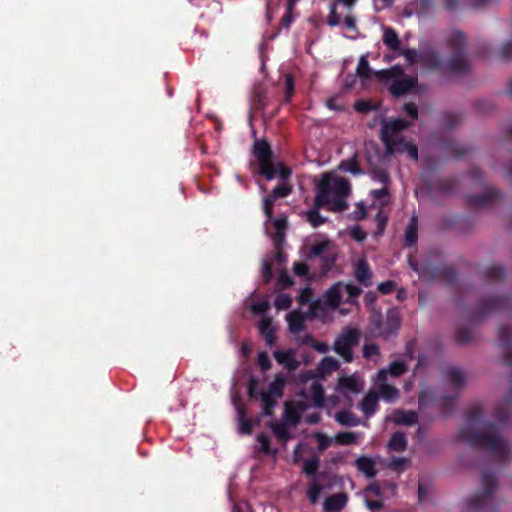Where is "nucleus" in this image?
I'll use <instances>...</instances> for the list:
<instances>
[{
    "label": "nucleus",
    "mask_w": 512,
    "mask_h": 512,
    "mask_svg": "<svg viewBox=\"0 0 512 512\" xmlns=\"http://www.w3.org/2000/svg\"><path fill=\"white\" fill-rule=\"evenodd\" d=\"M483 412L480 407L469 411L465 425L459 431L461 440L472 446H482L495 459L508 460L511 448L507 439L501 434L499 425L482 420Z\"/></svg>",
    "instance_id": "nucleus-1"
},
{
    "label": "nucleus",
    "mask_w": 512,
    "mask_h": 512,
    "mask_svg": "<svg viewBox=\"0 0 512 512\" xmlns=\"http://www.w3.org/2000/svg\"><path fill=\"white\" fill-rule=\"evenodd\" d=\"M351 192L350 183L343 177H331L325 173L317 184L315 204L327 206L333 212H341L348 207L346 198Z\"/></svg>",
    "instance_id": "nucleus-2"
},
{
    "label": "nucleus",
    "mask_w": 512,
    "mask_h": 512,
    "mask_svg": "<svg viewBox=\"0 0 512 512\" xmlns=\"http://www.w3.org/2000/svg\"><path fill=\"white\" fill-rule=\"evenodd\" d=\"M465 43L466 38L463 32L456 30L451 33L448 38V46L452 51V55L446 63L448 71L455 74H464L470 70V65L464 52Z\"/></svg>",
    "instance_id": "nucleus-3"
},
{
    "label": "nucleus",
    "mask_w": 512,
    "mask_h": 512,
    "mask_svg": "<svg viewBox=\"0 0 512 512\" xmlns=\"http://www.w3.org/2000/svg\"><path fill=\"white\" fill-rule=\"evenodd\" d=\"M394 75L400 77L393 79L389 86V91L396 97L408 93L417 84V78L403 76V71L397 67H394L390 70H380L375 72V76L380 80H389L393 78Z\"/></svg>",
    "instance_id": "nucleus-4"
},
{
    "label": "nucleus",
    "mask_w": 512,
    "mask_h": 512,
    "mask_svg": "<svg viewBox=\"0 0 512 512\" xmlns=\"http://www.w3.org/2000/svg\"><path fill=\"white\" fill-rule=\"evenodd\" d=\"M361 293L360 288L354 284L337 282L326 292V302L330 307H337L341 303H351Z\"/></svg>",
    "instance_id": "nucleus-5"
},
{
    "label": "nucleus",
    "mask_w": 512,
    "mask_h": 512,
    "mask_svg": "<svg viewBox=\"0 0 512 512\" xmlns=\"http://www.w3.org/2000/svg\"><path fill=\"white\" fill-rule=\"evenodd\" d=\"M360 332L356 328L347 327L344 331L336 338L333 349L340 355L346 362L353 360L352 349L359 343Z\"/></svg>",
    "instance_id": "nucleus-6"
},
{
    "label": "nucleus",
    "mask_w": 512,
    "mask_h": 512,
    "mask_svg": "<svg viewBox=\"0 0 512 512\" xmlns=\"http://www.w3.org/2000/svg\"><path fill=\"white\" fill-rule=\"evenodd\" d=\"M484 491L481 494L475 495L473 498L468 500L469 512H476L478 510H484L487 508L491 494L494 487L496 486L495 475L491 472H484L481 478Z\"/></svg>",
    "instance_id": "nucleus-7"
},
{
    "label": "nucleus",
    "mask_w": 512,
    "mask_h": 512,
    "mask_svg": "<svg viewBox=\"0 0 512 512\" xmlns=\"http://www.w3.org/2000/svg\"><path fill=\"white\" fill-rule=\"evenodd\" d=\"M373 391H375L379 399L381 398L387 403H394L400 397L399 389L391 384L389 379H385L384 372H377Z\"/></svg>",
    "instance_id": "nucleus-8"
},
{
    "label": "nucleus",
    "mask_w": 512,
    "mask_h": 512,
    "mask_svg": "<svg viewBox=\"0 0 512 512\" xmlns=\"http://www.w3.org/2000/svg\"><path fill=\"white\" fill-rule=\"evenodd\" d=\"M381 140L384 142L388 153H403L407 141H405L402 130H380Z\"/></svg>",
    "instance_id": "nucleus-9"
},
{
    "label": "nucleus",
    "mask_w": 512,
    "mask_h": 512,
    "mask_svg": "<svg viewBox=\"0 0 512 512\" xmlns=\"http://www.w3.org/2000/svg\"><path fill=\"white\" fill-rule=\"evenodd\" d=\"M363 387L364 381L356 374L343 376L338 379L337 389L346 397L350 394H358L362 391Z\"/></svg>",
    "instance_id": "nucleus-10"
},
{
    "label": "nucleus",
    "mask_w": 512,
    "mask_h": 512,
    "mask_svg": "<svg viewBox=\"0 0 512 512\" xmlns=\"http://www.w3.org/2000/svg\"><path fill=\"white\" fill-rule=\"evenodd\" d=\"M271 96L266 87L258 84L254 87L251 98V109L254 111H265L270 105Z\"/></svg>",
    "instance_id": "nucleus-11"
},
{
    "label": "nucleus",
    "mask_w": 512,
    "mask_h": 512,
    "mask_svg": "<svg viewBox=\"0 0 512 512\" xmlns=\"http://www.w3.org/2000/svg\"><path fill=\"white\" fill-rule=\"evenodd\" d=\"M420 63L429 69L444 70V62L439 53L433 49L420 51Z\"/></svg>",
    "instance_id": "nucleus-12"
},
{
    "label": "nucleus",
    "mask_w": 512,
    "mask_h": 512,
    "mask_svg": "<svg viewBox=\"0 0 512 512\" xmlns=\"http://www.w3.org/2000/svg\"><path fill=\"white\" fill-rule=\"evenodd\" d=\"M354 276L361 285L365 287L372 285L373 274L365 259H360L356 262Z\"/></svg>",
    "instance_id": "nucleus-13"
},
{
    "label": "nucleus",
    "mask_w": 512,
    "mask_h": 512,
    "mask_svg": "<svg viewBox=\"0 0 512 512\" xmlns=\"http://www.w3.org/2000/svg\"><path fill=\"white\" fill-rule=\"evenodd\" d=\"M304 409L305 406L301 402H298L296 405L286 403L281 422L289 425L290 427H296L300 422V412Z\"/></svg>",
    "instance_id": "nucleus-14"
},
{
    "label": "nucleus",
    "mask_w": 512,
    "mask_h": 512,
    "mask_svg": "<svg viewBox=\"0 0 512 512\" xmlns=\"http://www.w3.org/2000/svg\"><path fill=\"white\" fill-rule=\"evenodd\" d=\"M512 333L509 328H502L499 332L500 346L503 354V363L506 365L512 364Z\"/></svg>",
    "instance_id": "nucleus-15"
},
{
    "label": "nucleus",
    "mask_w": 512,
    "mask_h": 512,
    "mask_svg": "<svg viewBox=\"0 0 512 512\" xmlns=\"http://www.w3.org/2000/svg\"><path fill=\"white\" fill-rule=\"evenodd\" d=\"M252 153L257 158L259 164H265L272 160L270 145L264 139H255L252 147Z\"/></svg>",
    "instance_id": "nucleus-16"
},
{
    "label": "nucleus",
    "mask_w": 512,
    "mask_h": 512,
    "mask_svg": "<svg viewBox=\"0 0 512 512\" xmlns=\"http://www.w3.org/2000/svg\"><path fill=\"white\" fill-rule=\"evenodd\" d=\"M348 495L344 492L328 497L323 503L325 512H340L347 505Z\"/></svg>",
    "instance_id": "nucleus-17"
},
{
    "label": "nucleus",
    "mask_w": 512,
    "mask_h": 512,
    "mask_svg": "<svg viewBox=\"0 0 512 512\" xmlns=\"http://www.w3.org/2000/svg\"><path fill=\"white\" fill-rule=\"evenodd\" d=\"M379 398L375 391L370 390L359 404L360 410L366 418L373 416L379 407Z\"/></svg>",
    "instance_id": "nucleus-18"
},
{
    "label": "nucleus",
    "mask_w": 512,
    "mask_h": 512,
    "mask_svg": "<svg viewBox=\"0 0 512 512\" xmlns=\"http://www.w3.org/2000/svg\"><path fill=\"white\" fill-rule=\"evenodd\" d=\"M275 360L283 365L285 368H287L289 371L296 370L300 362L295 358V354L292 350L288 351H275L273 353Z\"/></svg>",
    "instance_id": "nucleus-19"
},
{
    "label": "nucleus",
    "mask_w": 512,
    "mask_h": 512,
    "mask_svg": "<svg viewBox=\"0 0 512 512\" xmlns=\"http://www.w3.org/2000/svg\"><path fill=\"white\" fill-rule=\"evenodd\" d=\"M512 404V384L510 385L509 392L503 397V399L495 407L494 415L497 419L498 424H502L508 418V410Z\"/></svg>",
    "instance_id": "nucleus-20"
},
{
    "label": "nucleus",
    "mask_w": 512,
    "mask_h": 512,
    "mask_svg": "<svg viewBox=\"0 0 512 512\" xmlns=\"http://www.w3.org/2000/svg\"><path fill=\"white\" fill-rule=\"evenodd\" d=\"M390 418L397 425H414L418 421V414L414 411L396 409Z\"/></svg>",
    "instance_id": "nucleus-21"
},
{
    "label": "nucleus",
    "mask_w": 512,
    "mask_h": 512,
    "mask_svg": "<svg viewBox=\"0 0 512 512\" xmlns=\"http://www.w3.org/2000/svg\"><path fill=\"white\" fill-rule=\"evenodd\" d=\"M505 300L502 298L485 299L481 302L477 312V319L486 317L490 312L500 309L504 306Z\"/></svg>",
    "instance_id": "nucleus-22"
},
{
    "label": "nucleus",
    "mask_w": 512,
    "mask_h": 512,
    "mask_svg": "<svg viewBox=\"0 0 512 512\" xmlns=\"http://www.w3.org/2000/svg\"><path fill=\"white\" fill-rule=\"evenodd\" d=\"M399 327V321L395 314H389L384 322L378 323V334L384 338L389 337Z\"/></svg>",
    "instance_id": "nucleus-23"
},
{
    "label": "nucleus",
    "mask_w": 512,
    "mask_h": 512,
    "mask_svg": "<svg viewBox=\"0 0 512 512\" xmlns=\"http://www.w3.org/2000/svg\"><path fill=\"white\" fill-rule=\"evenodd\" d=\"M446 379L448 384L453 390H458L465 385L466 376L465 373L456 367L450 368L446 372Z\"/></svg>",
    "instance_id": "nucleus-24"
},
{
    "label": "nucleus",
    "mask_w": 512,
    "mask_h": 512,
    "mask_svg": "<svg viewBox=\"0 0 512 512\" xmlns=\"http://www.w3.org/2000/svg\"><path fill=\"white\" fill-rule=\"evenodd\" d=\"M259 332L264 337L268 346H273L276 342L274 328L270 318H263L258 324Z\"/></svg>",
    "instance_id": "nucleus-25"
},
{
    "label": "nucleus",
    "mask_w": 512,
    "mask_h": 512,
    "mask_svg": "<svg viewBox=\"0 0 512 512\" xmlns=\"http://www.w3.org/2000/svg\"><path fill=\"white\" fill-rule=\"evenodd\" d=\"M408 370L407 363L404 360H395L391 362L388 367L379 370L378 372L385 373V379L390 377H399L406 373Z\"/></svg>",
    "instance_id": "nucleus-26"
},
{
    "label": "nucleus",
    "mask_w": 512,
    "mask_h": 512,
    "mask_svg": "<svg viewBox=\"0 0 512 512\" xmlns=\"http://www.w3.org/2000/svg\"><path fill=\"white\" fill-rule=\"evenodd\" d=\"M355 465H356L357 469L368 478H372L376 475L375 462L370 457H367V456L359 457L356 460Z\"/></svg>",
    "instance_id": "nucleus-27"
},
{
    "label": "nucleus",
    "mask_w": 512,
    "mask_h": 512,
    "mask_svg": "<svg viewBox=\"0 0 512 512\" xmlns=\"http://www.w3.org/2000/svg\"><path fill=\"white\" fill-rule=\"evenodd\" d=\"M334 418L340 425L346 427H355L361 423L360 419L348 410H341L337 412Z\"/></svg>",
    "instance_id": "nucleus-28"
},
{
    "label": "nucleus",
    "mask_w": 512,
    "mask_h": 512,
    "mask_svg": "<svg viewBox=\"0 0 512 512\" xmlns=\"http://www.w3.org/2000/svg\"><path fill=\"white\" fill-rule=\"evenodd\" d=\"M383 43L392 51H398L400 49V39L396 31L387 27L383 34Z\"/></svg>",
    "instance_id": "nucleus-29"
},
{
    "label": "nucleus",
    "mask_w": 512,
    "mask_h": 512,
    "mask_svg": "<svg viewBox=\"0 0 512 512\" xmlns=\"http://www.w3.org/2000/svg\"><path fill=\"white\" fill-rule=\"evenodd\" d=\"M496 194H497V192L495 190L489 189L483 195L470 196L469 203L473 207H484V206L488 205L494 199Z\"/></svg>",
    "instance_id": "nucleus-30"
},
{
    "label": "nucleus",
    "mask_w": 512,
    "mask_h": 512,
    "mask_svg": "<svg viewBox=\"0 0 512 512\" xmlns=\"http://www.w3.org/2000/svg\"><path fill=\"white\" fill-rule=\"evenodd\" d=\"M286 320L288 322L290 332L295 334L304 329V319L300 313L295 311L290 312L287 314Z\"/></svg>",
    "instance_id": "nucleus-31"
},
{
    "label": "nucleus",
    "mask_w": 512,
    "mask_h": 512,
    "mask_svg": "<svg viewBox=\"0 0 512 512\" xmlns=\"http://www.w3.org/2000/svg\"><path fill=\"white\" fill-rule=\"evenodd\" d=\"M338 169L343 172H348V173H351L356 176L363 174V171L359 168V164H358L356 155H354L353 157H351L349 159H345V160L341 161V163L338 166Z\"/></svg>",
    "instance_id": "nucleus-32"
},
{
    "label": "nucleus",
    "mask_w": 512,
    "mask_h": 512,
    "mask_svg": "<svg viewBox=\"0 0 512 512\" xmlns=\"http://www.w3.org/2000/svg\"><path fill=\"white\" fill-rule=\"evenodd\" d=\"M388 447L392 451H404L407 447L405 434L402 432H395L388 443Z\"/></svg>",
    "instance_id": "nucleus-33"
},
{
    "label": "nucleus",
    "mask_w": 512,
    "mask_h": 512,
    "mask_svg": "<svg viewBox=\"0 0 512 512\" xmlns=\"http://www.w3.org/2000/svg\"><path fill=\"white\" fill-rule=\"evenodd\" d=\"M288 427H289V425H287L283 422H275V423L271 424V429H272L273 434L279 440H282V441H287L292 437L291 433L288 431Z\"/></svg>",
    "instance_id": "nucleus-34"
},
{
    "label": "nucleus",
    "mask_w": 512,
    "mask_h": 512,
    "mask_svg": "<svg viewBox=\"0 0 512 512\" xmlns=\"http://www.w3.org/2000/svg\"><path fill=\"white\" fill-rule=\"evenodd\" d=\"M417 219L415 216L411 218L410 224L405 230V244L412 246L417 242Z\"/></svg>",
    "instance_id": "nucleus-35"
},
{
    "label": "nucleus",
    "mask_w": 512,
    "mask_h": 512,
    "mask_svg": "<svg viewBox=\"0 0 512 512\" xmlns=\"http://www.w3.org/2000/svg\"><path fill=\"white\" fill-rule=\"evenodd\" d=\"M357 75L362 80L370 79L373 75V71L370 68L369 62L365 56H361L357 66Z\"/></svg>",
    "instance_id": "nucleus-36"
},
{
    "label": "nucleus",
    "mask_w": 512,
    "mask_h": 512,
    "mask_svg": "<svg viewBox=\"0 0 512 512\" xmlns=\"http://www.w3.org/2000/svg\"><path fill=\"white\" fill-rule=\"evenodd\" d=\"M320 464V459L318 456H313L310 459H307L303 462V473H305L307 476L315 478V475L318 471Z\"/></svg>",
    "instance_id": "nucleus-37"
},
{
    "label": "nucleus",
    "mask_w": 512,
    "mask_h": 512,
    "mask_svg": "<svg viewBox=\"0 0 512 512\" xmlns=\"http://www.w3.org/2000/svg\"><path fill=\"white\" fill-rule=\"evenodd\" d=\"M295 91V80L291 74L284 77V103H289Z\"/></svg>",
    "instance_id": "nucleus-38"
},
{
    "label": "nucleus",
    "mask_w": 512,
    "mask_h": 512,
    "mask_svg": "<svg viewBox=\"0 0 512 512\" xmlns=\"http://www.w3.org/2000/svg\"><path fill=\"white\" fill-rule=\"evenodd\" d=\"M473 109L480 115L488 114L494 110V104L487 99H478L473 102Z\"/></svg>",
    "instance_id": "nucleus-39"
},
{
    "label": "nucleus",
    "mask_w": 512,
    "mask_h": 512,
    "mask_svg": "<svg viewBox=\"0 0 512 512\" xmlns=\"http://www.w3.org/2000/svg\"><path fill=\"white\" fill-rule=\"evenodd\" d=\"M285 384V377L283 375H276L275 379L270 383L268 387V394L276 397H280Z\"/></svg>",
    "instance_id": "nucleus-40"
},
{
    "label": "nucleus",
    "mask_w": 512,
    "mask_h": 512,
    "mask_svg": "<svg viewBox=\"0 0 512 512\" xmlns=\"http://www.w3.org/2000/svg\"><path fill=\"white\" fill-rule=\"evenodd\" d=\"M320 207H318L316 204H315V207L313 209H310L309 211H307L305 213L306 215V218H307V221L313 226V227H318L320 226L321 224H323L325 221H326V218L322 217L319 213V209Z\"/></svg>",
    "instance_id": "nucleus-41"
},
{
    "label": "nucleus",
    "mask_w": 512,
    "mask_h": 512,
    "mask_svg": "<svg viewBox=\"0 0 512 512\" xmlns=\"http://www.w3.org/2000/svg\"><path fill=\"white\" fill-rule=\"evenodd\" d=\"M310 389L314 404L316 406H321L324 401V391L321 384L318 381L313 380Z\"/></svg>",
    "instance_id": "nucleus-42"
},
{
    "label": "nucleus",
    "mask_w": 512,
    "mask_h": 512,
    "mask_svg": "<svg viewBox=\"0 0 512 512\" xmlns=\"http://www.w3.org/2000/svg\"><path fill=\"white\" fill-rule=\"evenodd\" d=\"M360 437V433L341 432L336 435L335 439L341 445H350L352 443H355Z\"/></svg>",
    "instance_id": "nucleus-43"
},
{
    "label": "nucleus",
    "mask_w": 512,
    "mask_h": 512,
    "mask_svg": "<svg viewBox=\"0 0 512 512\" xmlns=\"http://www.w3.org/2000/svg\"><path fill=\"white\" fill-rule=\"evenodd\" d=\"M322 490L323 486L313 479L307 491V497L312 504H316L318 502Z\"/></svg>",
    "instance_id": "nucleus-44"
},
{
    "label": "nucleus",
    "mask_w": 512,
    "mask_h": 512,
    "mask_svg": "<svg viewBox=\"0 0 512 512\" xmlns=\"http://www.w3.org/2000/svg\"><path fill=\"white\" fill-rule=\"evenodd\" d=\"M339 368V362L333 357H325L319 364L321 373H330Z\"/></svg>",
    "instance_id": "nucleus-45"
},
{
    "label": "nucleus",
    "mask_w": 512,
    "mask_h": 512,
    "mask_svg": "<svg viewBox=\"0 0 512 512\" xmlns=\"http://www.w3.org/2000/svg\"><path fill=\"white\" fill-rule=\"evenodd\" d=\"M273 397H274L273 395L268 394V393L261 394V401H262L264 414L267 416L272 415V409L276 405V401Z\"/></svg>",
    "instance_id": "nucleus-46"
},
{
    "label": "nucleus",
    "mask_w": 512,
    "mask_h": 512,
    "mask_svg": "<svg viewBox=\"0 0 512 512\" xmlns=\"http://www.w3.org/2000/svg\"><path fill=\"white\" fill-rule=\"evenodd\" d=\"M444 118L447 122L446 128H455L456 126L460 125L463 120V116L461 113L452 111L446 112L444 114Z\"/></svg>",
    "instance_id": "nucleus-47"
},
{
    "label": "nucleus",
    "mask_w": 512,
    "mask_h": 512,
    "mask_svg": "<svg viewBox=\"0 0 512 512\" xmlns=\"http://www.w3.org/2000/svg\"><path fill=\"white\" fill-rule=\"evenodd\" d=\"M260 170L259 173L263 175L267 180H272L276 177V169L272 162V160L266 162L265 164H259Z\"/></svg>",
    "instance_id": "nucleus-48"
},
{
    "label": "nucleus",
    "mask_w": 512,
    "mask_h": 512,
    "mask_svg": "<svg viewBox=\"0 0 512 512\" xmlns=\"http://www.w3.org/2000/svg\"><path fill=\"white\" fill-rule=\"evenodd\" d=\"M337 3H335L333 0L330 4V11L327 18V24L331 27H335L340 24L341 17L337 12Z\"/></svg>",
    "instance_id": "nucleus-49"
},
{
    "label": "nucleus",
    "mask_w": 512,
    "mask_h": 512,
    "mask_svg": "<svg viewBox=\"0 0 512 512\" xmlns=\"http://www.w3.org/2000/svg\"><path fill=\"white\" fill-rule=\"evenodd\" d=\"M291 303L292 298L289 294H279L274 301V306L278 310H286L291 306Z\"/></svg>",
    "instance_id": "nucleus-50"
},
{
    "label": "nucleus",
    "mask_w": 512,
    "mask_h": 512,
    "mask_svg": "<svg viewBox=\"0 0 512 512\" xmlns=\"http://www.w3.org/2000/svg\"><path fill=\"white\" fill-rule=\"evenodd\" d=\"M291 192L292 188L290 185L287 183H281L273 189L271 194L278 199L287 197Z\"/></svg>",
    "instance_id": "nucleus-51"
},
{
    "label": "nucleus",
    "mask_w": 512,
    "mask_h": 512,
    "mask_svg": "<svg viewBox=\"0 0 512 512\" xmlns=\"http://www.w3.org/2000/svg\"><path fill=\"white\" fill-rule=\"evenodd\" d=\"M276 200L272 194L263 199V210L267 217V221L272 220L273 205Z\"/></svg>",
    "instance_id": "nucleus-52"
},
{
    "label": "nucleus",
    "mask_w": 512,
    "mask_h": 512,
    "mask_svg": "<svg viewBox=\"0 0 512 512\" xmlns=\"http://www.w3.org/2000/svg\"><path fill=\"white\" fill-rule=\"evenodd\" d=\"M455 338L458 343L467 344L472 339V332L467 328H458Z\"/></svg>",
    "instance_id": "nucleus-53"
},
{
    "label": "nucleus",
    "mask_w": 512,
    "mask_h": 512,
    "mask_svg": "<svg viewBox=\"0 0 512 512\" xmlns=\"http://www.w3.org/2000/svg\"><path fill=\"white\" fill-rule=\"evenodd\" d=\"M326 105L330 109L336 110V111H342L345 109V105L340 96H334V97L329 98L326 101Z\"/></svg>",
    "instance_id": "nucleus-54"
},
{
    "label": "nucleus",
    "mask_w": 512,
    "mask_h": 512,
    "mask_svg": "<svg viewBox=\"0 0 512 512\" xmlns=\"http://www.w3.org/2000/svg\"><path fill=\"white\" fill-rule=\"evenodd\" d=\"M409 64L420 63V52L415 49H406L402 52Z\"/></svg>",
    "instance_id": "nucleus-55"
},
{
    "label": "nucleus",
    "mask_w": 512,
    "mask_h": 512,
    "mask_svg": "<svg viewBox=\"0 0 512 512\" xmlns=\"http://www.w3.org/2000/svg\"><path fill=\"white\" fill-rule=\"evenodd\" d=\"M315 438L318 441V451L319 452H323L324 450H326L332 442V440L330 438H328L323 433H316Z\"/></svg>",
    "instance_id": "nucleus-56"
},
{
    "label": "nucleus",
    "mask_w": 512,
    "mask_h": 512,
    "mask_svg": "<svg viewBox=\"0 0 512 512\" xmlns=\"http://www.w3.org/2000/svg\"><path fill=\"white\" fill-rule=\"evenodd\" d=\"M293 11L294 10H288V7H286V11L284 15L281 18L280 26L283 29H289L291 24L293 23L294 17H293Z\"/></svg>",
    "instance_id": "nucleus-57"
},
{
    "label": "nucleus",
    "mask_w": 512,
    "mask_h": 512,
    "mask_svg": "<svg viewBox=\"0 0 512 512\" xmlns=\"http://www.w3.org/2000/svg\"><path fill=\"white\" fill-rule=\"evenodd\" d=\"M293 271L296 276L306 277L308 275L309 267L306 263L295 262L293 264Z\"/></svg>",
    "instance_id": "nucleus-58"
},
{
    "label": "nucleus",
    "mask_w": 512,
    "mask_h": 512,
    "mask_svg": "<svg viewBox=\"0 0 512 512\" xmlns=\"http://www.w3.org/2000/svg\"><path fill=\"white\" fill-rule=\"evenodd\" d=\"M354 109L359 113H367L373 109V105L369 101L358 100L354 104Z\"/></svg>",
    "instance_id": "nucleus-59"
},
{
    "label": "nucleus",
    "mask_w": 512,
    "mask_h": 512,
    "mask_svg": "<svg viewBox=\"0 0 512 512\" xmlns=\"http://www.w3.org/2000/svg\"><path fill=\"white\" fill-rule=\"evenodd\" d=\"M328 244H329V242H327V241H322V242L313 244L310 248L311 255L314 257L321 255L326 250Z\"/></svg>",
    "instance_id": "nucleus-60"
},
{
    "label": "nucleus",
    "mask_w": 512,
    "mask_h": 512,
    "mask_svg": "<svg viewBox=\"0 0 512 512\" xmlns=\"http://www.w3.org/2000/svg\"><path fill=\"white\" fill-rule=\"evenodd\" d=\"M258 364L262 371H267L271 368V361L266 352H260L258 354Z\"/></svg>",
    "instance_id": "nucleus-61"
},
{
    "label": "nucleus",
    "mask_w": 512,
    "mask_h": 512,
    "mask_svg": "<svg viewBox=\"0 0 512 512\" xmlns=\"http://www.w3.org/2000/svg\"><path fill=\"white\" fill-rule=\"evenodd\" d=\"M487 274L491 278L499 279L505 275V270L500 265H493L487 270Z\"/></svg>",
    "instance_id": "nucleus-62"
},
{
    "label": "nucleus",
    "mask_w": 512,
    "mask_h": 512,
    "mask_svg": "<svg viewBox=\"0 0 512 512\" xmlns=\"http://www.w3.org/2000/svg\"><path fill=\"white\" fill-rule=\"evenodd\" d=\"M500 57L505 60H511L512 59V41H507L503 44V46L500 49Z\"/></svg>",
    "instance_id": "nucleus-63"
},
{
    "label": "nucleus",
    "mask_w": 512,
    "mask_h": 512,
    "mask_svg": "<svg viewBox=\"0 0 512 512\" xmlns=\"http://www.w3.org/2000/svg\"><path fill=\"white\" fill-rule=\"evenodd\" d=\"M278 284L282 288L286 289L293 285V280L286 271H282L278 278Z\"/></svg>",
    "instance_id": "nucleus-64"
}]
</instances>
